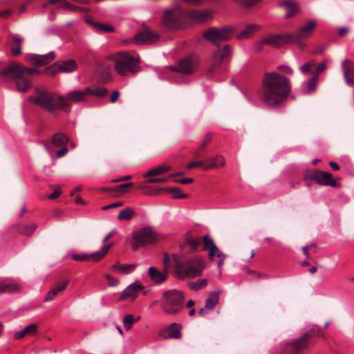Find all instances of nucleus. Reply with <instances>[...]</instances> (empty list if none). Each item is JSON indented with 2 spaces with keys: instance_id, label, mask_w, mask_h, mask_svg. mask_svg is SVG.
Returning a JSON list of instances; mask_svg holds the SVG:
<instances>
[{
  "instance_id": "nucleus-22",
  "label": "nucleus",
  "mask_w": 354,
  "mask_h": 354,
  "mask_svg": "<svg viewBox=\"0 0 354 354\" xmlns=\"http://www.w3.org/2000/svg\"><path fill=\"white\" fill-rule=\"evenodd\" d=\"M278 6L286 10V19H290L299 12L298 4L292 0H285L278 3Z\"/></svg>"
},
{
  "instance_id": "nucleus-54",
  "label": "nucleus",
  "mask_w": 354,
  "mask_h": 354,
  "mask_svg": "<svg viewBox=\"0 0 354 354\" xmlns=\"http://www.w3.org/2000/svg\"><path fill=\"white\" fill-rule=\"evenodd\" d=\"M210 140H211V135L206 134L205 136L204 137L203 142H201V144L199 146V149L201 151L204 150L205 148L206 147V146L210 142Z\"/></svg>"
},
{
  "instance_id": "nucleus-8",
  "label": "nucleus",
  "mask_w": 354,
  "mask_h": 354,
  "mask_svg": "<svg viewBox=\"0 0 354 354\" xmlns=\"http://www.w3.org/2000/svg\"><path fill=\"white\" fill-rule=\"evenodd\" d=\"M184 294L176 289L165 291L162 294L160 306L162 311L169 315H176L184 306Z\"/></svg>"
},
{
  "instance_id": "nucleus-62",
  "label": "nucleus",
  "mask_w": 354,
  "mask_h": 354,
  "mask_svg": "<svg viewBox=\"0 0 354 354\" xmlns=\"http://www.w3.org/2000/svg\"><path fill=\"white\" fill-rule=\"evenodd\" d=\"M132 178V176H130V175H127V176H124L122 178H117V179H113L111 180L112 183H118V182H121V181H124V180H131Z\"/></svg>"
},
{
  "instance_id": "nucleus-34",
  "label": "nucleus",
  "mask_w": 354,
  "mask_h": 354,
  "mask_svg": "<svg viewBox=\"0 0 354 354\" xmlns=\"http://www.w3.org/2000/svg\"><path fill=\"white\" fill-rule=\"evenodd\" d=\"M37 227L36 223H32L30 225H19L17 226V231L23 235L30 236L35 232Z\"/></svg>"
},
{
  "instance_id": "nucleus-29",
  "label": "nucleus",
  "mask_w": 354,
  "mask_h": 354,
  "mask_svg": "<svg viewBox=\"0 0 354 354\" xmlns=\"http://www.w3.org/2000/svg\"><path fill=\"white\" fill-rule=\"evenodd\" d=\"M350 63L348 59L344 60L342 63L344 76L348 85L354 86V68L347 66Z\"/></svg>"
},
{
  "instance_id": "nucleus-5",
  "label": "nucleus",
  "mask_w": 354,
  "mask_h": 354,
  "mask_svg": "<svg viewBox=\"0 0 354 354\" xmlns=\"http://www.w3.org/2000/svg\"><path fill=\"white\" fill-rule=\"evenodd\" d=\"M110 59L114 64L115 71L122 76L129 73H136L140 70V67L138 65L140 58L136 53L131 54L122 51L112 55Z\"/></svg>"
},
{
  "instance_id": "nucleus-18",
  "label": "nucleus",
  "mask_w": 354,
  "mask_h": 354,
  "mask_svg": "<svg viewBox=\"0 0 354 354\" xmlns=\"http://www.w3.org/2000/svg\"><path fill=\"white\" fill-rule=\"evenodd\" d=\"M76 62L73 59H70L64 62L62 64L59 65L58 66L57 64H54L53 65L47 67L45 71L46 73L54 76L57 71L70 73L73 71L76 68Z\"/></svg>"
},
{
  "instance_id": "nucleus-19",
  "label": "nucleus",
  "mask_w": 354,
  "mask_h": 354,
  "mask_svg": "<svg viewBox=\"0 0 354 354\" xmlns=\"http://www.w3.org/2000/svg\"><path fill=\"white\" fill-rule=\"evenodd\" d=\"M203 250H207L209 252V258L210 259L215 256L219 259H224L225 257L224 253L219 251L212 239H211L208 235H205L203 237Z\"/></svg>"
},
{
  "instance_id": "nucleus-21",
  "label": "nucleus",
  "mask_w": 354,
  "mask_h": 354,
  "mask_svg": "<svg viewBox=\"0 0 354 354\" xmlns=\"http://www.w3.org/2000/svg\"><path fill=\"white\" fill-rule=\"evenodd\" d=\"M187 21L194 20L197 22L203 23L212 18V12L209 10H187Z\"/></svg>"
},
{
  "instance_id": "nucleus-20",
  "label": "nucleus",
  "mask_w": 354,
  "mask_h": 354,
  "mask_svg": "<svg viewBox=\"0 0 354 354\" xmlns=\"http://www.w3.org/2000/svg\"><path fill=\"white\" fill-rule=\"evenodd\" d=\"M69 283V281L68 279H65L62 281H57L54 286L48 291L47 293L44 301H49L53 300L55 297H59L66 289Z\"/></svg>"
},
{
  "instance_id": "nucleus-47",
  "label": "nucleus",
  "mask_w": 354,
  "mask_h": 354,
  "mask_svg": "<svg viewBox=\"0 0 354 354\" xmlns=\"http://www.w3.org/2000/svg\"><path fill=\"white\" fill-rule=\"evenodd\" d=\"M136 321V320L134 319L133 316L132 315L129 314V315H125L124 317V320H123V324H124V328L127 330H129L132 327L133 324Z\"/></svg>"
},
{
  "instance_id": "nucleus-33",
  "label": "nucleus",
  "mask_w": 354,
  "mask_h": 354,
  "mask_svg": "<svg viewBox=\"0 0 354 354\" xmlns=\"http://www.w3.org/2000/svg\"><path fill=\"white\" fill-rule=\"evenodd\" d=\"M221 291L212 292L205 301V308L212 309L218 303V297Z\"/></svg>"
},
{
  "instance_id": "nucleus-27",
  "label": "nucleus",
  "mask_w": 354,
  "mask_h": 354,
  "mask_svg": "<svg viewBox=\"0 0 354 354\" xmlns=\"http://www.w3.org/2000/svg\"><path fill=\"white\" fill-rule=\"evenodd\" d=\"M167 270L160 272L155 267H150L148 271L149 277L154 283H161L164 282L167 277Z\"/></svg>"
},
{
  "instance_id": "nucleus-28",
  "label": "nucleus",
  "mask_w": 354,
  "mask_h": 354,
  "mask_svg": "<svg viewBox=\"0 0 354 354\" xmlns=\"http://www.w3.org/2000/svg\"><path fill=\"white\" fill-rule=\"evenodd\" d=\"M260 29V26L255 24H250L245 26L242 31L236 35L239 39H245L252 37L255 32Z\"/></svg>"
},
{
  "instance_id": "nucleus-49",
  "label": "nucleus",
  "mask_w": 354,
  "mask_h": 354,
  "mask_svg": "<svg viewBox=\"0 0 354 354\" xmlns=\"http://www.w3.org/2000/svg\"><path fill=\"white\" fill-rule=\"evenodd\" d=\"M24 329L27 335H34L37 333L38 325L37 324H31L26 326Z\"/></svg>"
},
{
  "instance_id": "nucleus-12",
  "label": "nucleus",
  "mask_w": 354,
  "mask_h": 354,
  "mask_svg": "<svg viewBox=\"0 0 354 354\" xmlns=\"http://www.w3.org/2000/svg\"><path fill=\"white\" fill-rule=\"evenodd\" d=\"M230 54L231 49L228 44L225 45L223 49H218L214 53L212 57L211 66L207 71V76L209 77H212L221 69L223 61L230 57Z\"/></svg>"
},
{
  "instance_id": "nucleus-36",
  "label": "nucleus",
  "mask_w": 354,
  "mask_h": 354,
  "mask_svg": "<svg viewBox=\"0 0 354 354\" xmlns=\"http://www.w3.org/2000/svg\"><path fill=\"white\" fill-rule=\"evenodd\" d=\"M136 264H123V265H121L118 261H117L113 266V268L114 270L120 271L122 274H128L134 268H136Z\"/></svg>"
},
{
  "instance_id": "nucleus-17",
  "label": "nucleus",
  "mask_w": 354,
  "mask_h": 354,
  "mask_svg": "<svg viewBox=\"0 0 354 354\" xmlns=\"http://www.w3.org/2000/svg\"><path fill=\"white\" fill-rule=\"evenodd\" d=\"M160 35L149 28H145L135 36V40L140 44H152L157 42Z\"/></svg>"
},
{
  "instance_id": "nucleus-46",
  "label": "nucleus",
  "mask_w": 354,
  "mask_h": 354,
  "mask_svg": "<svg viewBox=\"0 0 354 354\" xmlns=\"http://www.w3.org/2000/svg\"><path fill=\"white\" fill-rule=\"evenodd\" d=\"M315 66H316V62L314 60H311V61L304 64L303 66H301L299 68V70L301 73L307 74V73H310L311 71V68Z\"/></svg>"
},
{
  "instance_id": "nucleus-53",
  "label": "nucleus",
  "mask_w": 354,
  "mask_h": 354,
  "mask_svg": "<svg viewBox=\"0 0 354 354\" xmlns=\"http://www.w3.org/2000/svg\"><path fill=\"white\" fill-rule=\"evenodd\" d=\"M204 165H205V161L200 160V161H196V162H192L191 163H189L187 165V168L188 169H192L195 167H201L204 169Z\"/></svg>"
},
{
  "instance_id": "nucleus-52",
  "label": "nucleus",
  "mask_w": 354,
  "mask_h": 354,
  "mask_svg": "<svg viewBox=\"0 0 354 354\" xmlns=\"http://www.w3.org/2000/svg\"><path fill=\"white\" fill-rule=\"evenodd\" d=\"M133 186V183H124L115 187L114 190L118 192H125L127 188L132 187Z\"/></svg>"
},
{
  "instance_id": "nucleus-16",
  "label": "nucleus",
  "mask_w": 354,
  "mask_h": 354,
  "mask_svg": "<svg viewBox=\"0 0 354 354\" xmlns=\"http://www.w3.org/2000/svg\"><path fill=\"white\" fill-rule=\"evenodd\" d=\"M111 244L109 243L103 246L101 250L95 252L91 254H74L72 258L75 261H89L93 260L94 261H98L101 259H102L109 252L111 247Z\"/></svg>"
},
{
  "instance_id": "nucleus-40",
  "label": "nucleus",
  "mask_w": 354,
  "mask_h": 354,
  "mask_svg": "<svg viewBox=\"0 0 354 354\" xmlns=\"http://www.w3.org/2000/svg\"><path fill=\"white\" fill-rule=\"evenodd\" d=\"M187 243L190 246L191 249L194 251H197L198 247L203 243V239L201 238L187 237L186 239Z\"/></svg>"
},
{
  "instance_id": "nucleus-9",
  "label": "nucleus",
  "mask_w": 354,
  "mask_h": 354,
  "mask_svg": "<svg viewBox=\"0 0 354 354\" xmlns=\"http://www.w3.org/2000/svg\"><path fill=\"white\" fill-rule=\"evenodd\" d=\"M187 23L186 11L178 7L167 9L164 12L162 19V27L169 31L183 28Z\"/></svg>"
},
{
  "instance_id": "nucleus-26",
  "label": "nucleus",
  "mask_w": 354,
  "mask_h": 354,
  "mask_svg": "<svg viewBox=\"0 0 354 354\" xmlns=\"http://www.w3.org/2000/svg\"><path fill=\"white\" fill-rule=\"evenodd\" d=\"M225 158L220 155L215 157L208 158L205 160V165H204V170L210 169H217L225 165Z\"/></svg>"
},
{
  "instance_id": "nucleus-61",
  "label": "nucleus",
  "mask_w": 354,
  "mask_h": 354,
  "mask_svg": "<svg viewBox=\"0 0 354 354\" xmlns=\"http://www.w3.org/2000/svg\"><path fill=\"white\" fill-rule=\"evenodd\" d=\"M119 96H120V93H119V91H114L112 93L111 96V102L112 103H115V102L118 100V99Z\"/></svg>"
},
{
  "instance_id": "nucleus-1",
  "label": "nucleus",
  "mask_w": 354,
  "mask_h": 354,
  "mask_svg": "<svg viewBox=\"0 0 354 354\" xmlns=\"http://www.w3.org/2000/svg\"><path fill=\"white\" fill-rule=\"evenodd\" d=\"M290 93V82L288 77L277 72L265 73L259 97L272 107L281 106Z\"/></svg>"
},
{
  "instance_id": "nucleus-11",
  "label": "nucleus",
  "mask_w": 354,
  "mask_h": 354,
  "mask_svg": "<svg viewBox=\"0 0 354 354\" xmlns=\"http://www.w3.org/2000/svg\"><path fill=\"white\" fill-rule=\"evenodd\" d=\"M233 33L234 28L232 27L220 29L212 27L204 32L203 37L218 46L220 41L230 40L232 37Z\"/></svg>"
},
{
  "instance_id": "nucleus-43",
  "label": "nucleus",
  "mask_w": 354,
  "mask_h": 354,
  "mask_svg": "<svg viewBox=\"0 0 354 354\" xmlns=\"http://www.w3.org/2000/svg\"><path fill=\"white\" fill-rule=\"evenodd\" d=\"M207 284V281L206 279H199L196 282H190L189 283V287L190 289L197 291L205 287Z\"/></svg>"
},
{
  "instance_id": "nucleus-25",
  "label": "nucleus",
  "mask_w": 354,
  "mask_h": 354,
  "mask_svg": "<svg viewBox=\"0 0 354 354\" xmlns=\"http://www.w3.org/2000/svg\"><path fill=\"white\" fill-rule=\"evenodd\" d=\"M21 290V286L10 280H0V294L18 292Z\"/></svg>"
},
{
  "instance_id": "nucleus-51",
  "label": "nucleus",
  "mask_w": 354,
  "mask_h": 354,
  "mask_svg": "<svg viewBox=\"0 0 354 354\" xmlns=\"http://www.w3.org/2000/svg\"><path fill=\"white\" fill-rule=\"evenodd\" d=\"M317 81H318V78H317V77H314V76L309 80V81L308 82V86H307L308 92H312V91H315L316 86H317Z\"/></svg>"
},
{
  "instance_id": "nucleus-57",
  "label": "nucleus",
  "mask_w": 354,
  "mask_h": 354,
  "mask_svg": "<svg viewBox=\"0 0 354 354\" xmlns=\"http://www.w3.org/2000/svg\"><path fill=\"white\" fill-rule=\"evenodd\" d=\"M62 193V189L60 187H56L53 192L48 196V198L50 200L56 199Z\"/></svg>"
},
{
  "instance_id": "nucleus-23",
  "label": "nucleus",
  "mask_w": 354,
  "mask_h": 354,
  "mask_svg": "<svg viewBox=\"0 0 354 354\" xmlns=\"http://www.w3.org/2000/svg\"><path fill=\"white\" fill-rule=\"evenodd\" d=\"M55 56L54 53H49L46 55L32 54L29 56L30 62L36 66H44L52 62Z\"/></svg>"
},
{
  "instance_id": "nucleus-32",
  "label": "nucleus",
  "mask_w": 354,
  "mask_h": 354,
  "mask_svg": "<svg viewBox=\"0 0 354 354\" xmlns=\"http://www.w3.org/2000/svg\"><path fill=\"white\" fill-rule=\"evenodd\" d=\"M181 325L177 323L171 324L168 328L167 336L173 339H180L181 337Z\"/></svg>"
},
{
  "instance_id": "nucleus-14",
  "label": "nucleus",
  "mask_w": 354,
  "mask_h": 354,
  "mask_svg": "<svg viewBox=\"0 0 354 354\" xmlns=\"http://www.w3.org/2000/svg\"><path fill=\"white\" fill-rule=\"evenodd\" d=\"M198 58L196 55H189L179 62L178 69L176 67L169 68L174 71H178L183 74H191L195 71L198 64Z\"/></svg>"
},
{
  "instance_id": "nucleus-41",
  "label": "nucleus",
  "mask_w": 354,
  "mask_h": 354,
  "mask_svg": "<svg viewBox=\"0 0 354 354\" xmlns=\"http://www.w3.org/2000/svg\"><path fill=\"white\" fill-rule=\"evenodd\" d=\"M86 94L88 95H93L98 97H104L107 94V90L106 88H97L95 90H93L90 88H86Z\"/></svg>"
},
{
  "instance_id": "nucleus-30",
  "label": "nucleus",
  "mask_w": 354,
  "mask_h": 354,
  "mask_svg": "<svg viewBox=\"0 0 354 354\" xmlns=\"http://www.w3.org/2000/svg\"><path fill=\"white\" fill-rule=\"evenodd\" d=\"M234 3L244 9L257 8L261 6L263 0H232Z\"/></svg>"
},
{
  "instance_id": "nucleus-63",
  "label": "nucleus",
  "mask_w": 354,
  "mask_h": 354,
  "mask_svg": "<svg viewBox=\"0 0 354 354\" xmlns=\"http://www.w3.org/2000/svg\"><path fill=\"white\" fill-rule=\"evenodd\" d=\"M175 181L180 183L182 184H189V183H193L194 179L192 178H183L181 180H176Z\"/></svg>"
},
{
  "instance_id": "nucleus-64",
  "label": "nucleus",
  "mask_w": 354,
  "mask_h": 354,
  "mask_svg": "<svg viewBox=\"0 0 354 354\" xmlns=\"http://www.w3.org/2000/svg\"><path fill=\"white\" fill-rule=\"evenodd\" d=\"M102 78L104 81H106V82L109 81L111 79V75L109 74L108 69L104 71Z\"/></svg>"
},
{
  "instance_id": "nucleus-6",
  "label": "nucleus",
  "mask_w": 354,
  "mask_h": 354,
  "mask_svg": "<svg viewBox=\"0 0 354 354\" xmlns=\"http://www.w3.org/2000/svg\"><path fill=\"white\" fill-rule=\"evenodd\" d=\"M322 335L320 329L315 326L302 336L283 345V354H304L310 349L312 338L314 336Z\"/></svg>"
},
{
  "instance_id": "nucleus-50",
  "label": "nucleus",
  "mask_w": 354,
  "mask_h": 354,
  "mask_svg": "<svg viewBox=\"0 0 354 354\" xmlns=\"http://www.w3.org/2000/svg\"><path fill=\"white\" fill-rule=\"evenodd\" d=\"M326 63L327 62L324 61L317 66L315 71L313 73L314 77L318 78L319 75L326 70Z\"/></svg>"
},
{
  "instance_id": "nucleus-48",
  "label": "nucleus",
  "mask_w": 354,
  "mask_h": 354,
  "mask_svg": "<svg viewBox=\"0 0 354 354\" xmlns=\"http://www.w3.org/2000/svg\"><path fill=\"white\" fill-rule=\"evenodd\" d=\"M95 28L97 30L105 32H111L114 31V28L112 26H109L104 24H95Z\"/></svg>"
},
{
  "instance_id": "nucleus-4",
  "label": "nucleus",
  "mask_w": 354,
  "mask_h": 354,
  "mask_svg": "<svg viewBox=\"0 0 354 354\" xmlns=\"http://www.w3.org/2000/svg\"><path fill=\"white\" fill-rule=\"evenodd\" d=\"M30 101L50 112L57 110L67 111L70 106L65 97L39 88L36 90L35 96L30 97Z\"/></svg>"
},
{
  "instance_id": "nucleus-37",
  "label": "nucleus",
  "mask_w": 354,
  "mask_h": 354,
  "mask_svg": "<svg viewBox=\"0 0 354 354\" xmlns=\"http://www.w3.org/2000/svg\"><path fill=\"white\" fill-rule=\"evenodd\" d=\"M170 166L160 165L152 168L147 171V176H160L170 171Z\"/></svg>"
},
{
  "instance_id": "nucleus-44",
  "label": "nucleus",
  "mask_w": 354,
  "mask_h": 354,
  "mask_svg": "<svg viewBox=\"0 0 354 354\" xmlns=\"http://www.w3.org/2000/svg\"><path fill=\"white\" fill-rule=\"evenodd\" d=\"M59 8L68 10H72V11H78V12H83L85 10L84 8L75 6H73L66 1H62L61 4L59 6Z\"/></svg>"
},
{
  "instance_id": "nucleus-7",
  "label": "nucleus",
  "mask_w": 354,
  "mask_h": 354,
  "mask_svg": "<svg viewBox=\"0 0 354 354\" xmlns=\"http://www.w3.org/2000/svg\"><path fill=\"white\" fill-rule=\"evenodd\" d=\"M175 273L178 277H194L202 272L204 265L203 259L199 257H194L180 261L177 255H174Z\"/></svg>"
},
{
  "instance_id": "nucleus-3",
  "label": "nucleus",
  "mask_w": 354,
  "mask_h": 354,
  "mask_svg": "<svg viewBox=\"0 0 354 354\" xmlns=\"http://www.w3.org/2000/svg\"><path fill=\"white\" fill-rule=\"evenodd\" d=\"M40 73L41 71L39 70L24 67L17 62H11L6 68L0 71L1 77L15 80L17 90L24 93L32 86L30 77Z\"/></svg>"
},
{
  "instance_id": "nucleus-39",
  "label": "nucleus",
  "mask_w": 354,
  "mask_h": 354,
  "mask_svg": "<svg viewBox=\"0 0 354 354\" xmlns=\"http://www.w3.org/2000/svg\"><path fill=\"white\" fill-rule=\"evenodd\" d=\"M134 214L135 212L133 209L131 208H126L119 212L118 218L120 221H129Z\"/></svg>"
},
{
  "instance_id": "nucleus-10",
  "label": "nucleus",
  "mask_w": 354,
  "mask_h": 354,
  "mask_svg": "<svg viewBox=\"0 0 354 354\" xmlns=\"http://www.w3.org/2000/svg\"><path fill=\"white\" fill-rule=\"evenodd\" d=\"M158 240V235L154 230L151 227H145L133 232L131 246L133 250H138L141 246L155 245Z\"/></svg>"
},
{
  "instance_id": "nucleus-2",
  "label": "nucleus",
  "mask_w": 354,
  "mask_h": 354,
  "mask_svg": "<svg viewBox=\"0 0 354 354\" xmlns=\"http://www.w3.org/2000/svg\"><path fill=\"white\" fill-rule=\"evenodd\" d=\"M316 26V21L311 20L293 33L283 35H270L263 38V43L266 45L274 47H280L288 43H295L297 44L300 49H304L306 46V44L303 41L312 35Z\"/></svg>"
},
{
  "instance_id": "nucleus-24",
  "label": "nucleus",
  "mask_w": 354,
  "mask_h": 354,
  "mask_svg": "<svg viewBox=\"0 0 354 354\" xmlns=\"http://www.w3.org/2000/svg\"><path fill=\"white\" fill-rule=\"evenodd\" d=\"M143 289V286L138 283H133L124 289L120 297V300H124L127 298H136L138 293Z\"/></svg>"
},
{
  "instance_id": "nucleus-56",
  "label": "nucleus",
  "mask_w": 354,
  "mask_h": 354,
  "mask_svg": "<svg viewBox=\"0 0 354 354\" xmlns=\"http://www.w3.org/2000/svg\"><path fill=\"white\" fill-rule=\"evenodd\" d=\"M105 277L109 282V286H111V287L116 286L119 283V281L117 279L113 277L112 276H111L109 274H106Z\"/></svg>"
},
{
  "instance_id": "nucleus-31",
  "label": "nucleus",
  "mask_w": 354,
  "mask_h": 354,
  "mask_svg": "<svg viewBox=\"0 0 354 354\" xmlns=\"http://www.w3.org/2000/svg\"><path fill=\"white\" fill-rule=\"evenodd\" d=\"M86 95H88L86 94V89L84 91L76 90L69 93L65 98L68 103L69 101L77 102L82 100Z\"/></svg>"
},
{
  "instance_id": "nucleus-55",
  "label": "nucleus",
  "mask_w": 354,
  "mask_h": 354,
  "mask_svg": "<svg viewBox=\"0 0 354 354\" xmlns=\"http://www.w3.org/2000/svg\"><path fill=\"white\" fill-rule=\"evenodd\" d=\"M277 68L281 73L287 74V75H290L293 72L292 69L290 66H286V65H281V66H278Z\"/></svg>"
},
{
  "instance_id": "nucleus-15",
  "label": "nucleus",
  "mask_w": 354,
  "mask_h": 354,
  "mask_svg": "<svg viewBox=\"0 0 354 354\" xmlns=\"http://www.w3.org/2000/svg\"><path fill=\"white\" fill-rule=\"evenodd\" d=\"M68 137L63 133H57L50 140H43L42 145L49 153L55 152V149L66 146L68 142Z\"/></svg>"
},
{
  "instance_id": "nucleus-45",
  "label": "nucleus",
  "mask_w": 354,
  "mask_h": 354,
  "mask_svg": "<svg viewBox=\"0 0 354 354\" xmlns=\"http://www.w3.org/2000/svg\"><path fill=\"white\" fill-rule=\"evenodd\" d=\"M164 191H167L174 194V197L176 198H187L186 194H181V191L178 187H169L164 189Z\"/></svg>"
},
{
  "instance_id": "nucleus-13",
  "label": "nucleus",
  "mask_w": 354,
  "mask_h": 354,
  "mask_svg": "<svg viewBox=\"0 0 354 354\" xmlns=\"http://www.w3.org/2000/svg\"><path fill=\"white\" fill-rule=\"evenodd\" d=\"M310 179L321 185H327L332 187H338V183L333 178L332 174L320 170H313L306 174L305 180Z\"/></svg>"
},
{
  "instance_id": "nucleus-42",
  "label": "nucleus",
  "mask_w": 354,
  "mask_h": 354,
  "mask_svg": "<svg viewBox=\"0 0 354 354\" xmlns=\"http://www.w3.org/2000/svg\"><path fill=\"white\" fill-rule=\"evenodd\" d=\"M21 39L17 37V36H15L13 37V46H13L11 49V51H12V54L13 55H18L21 53Z\"/></svg>"
},
{
  "instance_id": "nucleus-60",
  "label": "nucleus",
  "mask_w": 354,
  "mask_h": 354,
  "mask_svg": "<svg viewBox=\"0 0 354 354\" xmlns=\"http://www.w3.org/2000/svg\"><path fill=\"white\" fill-rule=\"evenodd\" d=\"M26 335H27L26 333L25 332V330L23 329L21 331H18L15 333L14 337L16 339H19L24 338Z\"/></svg>"
},
{
  "instance_id": "nucleus-35",
  "label": "nucleus",
  "mask_w": 354,
  "mask_h": 354,
  "mask_svg": "<svg viewBox=\"0 0 354 354\" xmlns=\"http://www.w3.org/2000/svg\"><path fill=\"white\" fill-rule=\"evenodd\" d=\"M158 176H147V172L143 174V177L146 178V183L153 184V183H165L169 180V176L164 178H159Z\"/></svg>"
},
{
  "instance_id": "nucleus-59",
  "label": "nucleus",
  "mask_w": 354,
  "mask_h": 354,
  "mask_svg": "<svg viewBox=\"0 0 354 354\" xmlns=\"http://www.w3.org/2000/svg\"><path fill=\"white\" fill-rule=\"evenodd\" d=\"M122 205H123V203L120 201V202L112 203V204H111L109 205H107V206H104V207H102V209L106 210V209H111V208H116V207H119L122 206Z\"/></svg>"
},
{
  "instance_id": "nucleus-38",
  "label": "nucleus",
  "mask_w": 354,
  "mask_h": 354,
  "mask_svg": "<svg viewBox=\"0 0 354 354\" xmlns=\"http://www.w3.org/2000/svg\"><path fill=\"white\" fill-rule=\"evenodd\" d=\"M139 189L143 190V194L147 196L156 195L164 191V189H153L147 185H140Z\"/></svg>"
},
{
  "instance_id": "nucleus-58",
  "label": "nucleus",
  "mask_w": 354,
  "mask_h": 354,
  "mask_svg": "<svg viewBox=\"0 0 354 354\" xmlns=\"http://www.w3.org/2000/svg\"><path fill=\"white\" fill-rule=\"evenodd\" d=\"M61 149L59 151H58L56 153V157L57 158H60L62 157H63L64 156H65L68 150V148L66 147V146H64V147H61Z\"/></svg>"
}]
</instances>
